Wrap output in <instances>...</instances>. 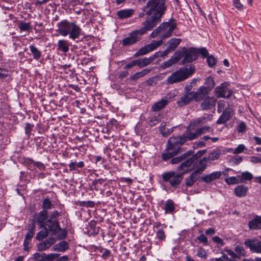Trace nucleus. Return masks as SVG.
Wrapping results in <instances>:
<instances>
[{"label":"nucleus","mask_w":261,"mask_h":261,"mask_svg":"<svg viewBox=\"0 0 261 261\" xmlns=\"http://www.w3.org/2000/svg\"><path fill=\"white\" fill-rule=\"evenodd\" d=\"M165 9L163 0H151L147 2L144 11L147 16L150 17L142 23V27L134 31L128 37L123 39L122 44L128 46L139 41L143 35L151 30L161 21Z\"/></svg>","instance_id":"1"},{"label":"nucleus","mask_w":261,"mask_h":261,"mask_svg":"<svg viewBox=\"0 0 261 261\" xmlns=\"http://www.w3.org/2000/svg\"><path fill=\"white\" fill-rule=\"evenodd\" d=\"M198 136L196 130L194 131L190 126L187 128L186 132L181 136L171 137L169 138L166 147V152L162 155V159L166 161L176 155L178 153L180 146L188 141L197 138Z\"/></svg>","instance_id":"2"},{"label":"nucleus","mask_w":261,"mask_h":261,"mask_svg":"<svg viewBox=\"0 0 261 261\" xmlns=\"http://www.w3.org/2000/svg\"><path fill=\"white\" fill-rule=\"evenodd\" d=\"M176 27V23L173 20L163 22L158 27V30L160 31V36L162 39L157 41H153L150 44L141 48L134 54V57H138L143 56L155 49L162 44L163 39L168 38L171 35L172 32Z\"/></svg>","instance_id":"3"},{"label":"nucleus","mask_w":261,"mask_h":261,"mask_svg":"<svg viewBox=\"0 0 261 261\" xmlns=\"http://www.w3.org/2000/svg\"><path fill=\"white\" fill-rule=\"evenodd\" d=\"M194 71L195 68L193 66L180 68L168 77L167 83L168 84H173L184 81L191 76Z\"/></svg>","instance_id":"4"},{"label":"nucleus","mask_w":261,"mask_h":261,"mask_svg":"<svg viewBox=\"0 0 261 261\" xmlns=\"http://www.w3.org/2000/svg\"><path fill=\"white\" fill-rule=\"evenodd\" d=\"M176 54L177 56L180 57V59L182 57L184 58L181 62L182 64L191 63L196 60L198 57L197 49L192 47L189 49L184 47L181 51H177Z\"/></svg>","instance_id":"5"},{"label":"nucleus","mask_w":261,"mask_h":261,"mask_svg":"<svg viewBox=\"0 0 261 261\" xmlns=\"http://www.w3.org/2000/svg\"><path fill=\"white\" fill-rule=\"evenodd\" d=\"M162 176L163 180L169 182L172 187H176L178 186L183 178L182 174L177 173L173 171L165 172Z\"/></svg>","instance_id":"6"},{"label":"nucleus","mask_w":261,"mask_h":261,"mask_svg":"<svg viewBox=\"0 0 261 261\" xmlns=\"http://www.w3.org/2000/svg\"><path fill=\"white\" fill-rule=\"evenodd\" d=\"M206 158H203L199 161V164H201L200 169L192 173L186 179L185 184L188 187H191L198 178L199 175L206 167Z\"/></svg>","instance_id":"7"},{"label":"nucleus","mask_w":261,"mask_h":261,"mask_svg":"<svg viewBox=\"0 0 261 261\" xmlns=\"http://www.w3.org/2000/svg\"><path fill=\"white\" fill-rule=\"evenodd\" d=\"M228 84L226 83H222L220 86L217 87L215 89V94L218 98L229 97L231 95L232 92L227 88Z\"/></svg>","instance_id":"8"},{"label":"nucleus","mask_w":261,"mask_h":261,"mask_svg":"<svg viewBox=\"0 0 261 261\" xmlns=\"http://www.w3.org/2000/svg\"><path fill=\"white\" fill-rule=\"evenodd\" d=\"M196 163L195 157L188 158L177 167V170L182 171L181 174L183 175L185 173L190 171Z\"/></svg>","instance_id":"9"},{"label":"nucleus","mask_w":261,"mask_h":261,"mask_svg":"<svg viewBox=\"0 0 261 261\" xmlns=\"http://www.w3.org/2000/svg\"><path fill=\"white\" fill-rule=\"evenodd\" d=\"M208 89L204 86H200L196 91L191 92L193 95V99L196 102L202 101L208 95Z\"/></svg>","instance_id":"10"},{"label":"nucleus","mask_w":261,"mask_h":261,"mask_svg":"<svg viewBox=\"0 0 261 261\" xmlns=\"http://www.w3.org/2000/svg\"><path fill=\"white\" fill-rule=\"evenodd\" d=\"M217 99L214 96H207L202 101L200 108L202 110H212L215 108Z\"/></svg>","instance_id":"11"},{"label":"nucleus","mask_w":261,"mask_h":261,"mask_svg":"<svg viewBox=\"0 0 261 261\" xmlns=\"http://www.w3.org/2000/svg\"><path fill=\"white\" fill-rule=\"evenodd\" d=\"M71 22L67 20H63L58 23V29L57 30L62 36H67L69 33L70 28Z\"/></svg>","instance_id":"12"},{"label":"nucleus","mask_w":261,"mask_h":261,"mask_svg":"<svg viewBox=\"0 0 261 261\" xmlns=\"http://www.w3.org/2000/svg\"><path fill=\"white\" fill-rule=\"evenodd\" d=\"M171 96L167 95L163 99L154 103L151 107V110L153 112H158L162 110L171 100Z\"/></svg>","instance_id":"13"},{"label":"nucleus","mask_w":261,"mask_h":261,"mask_svg":"<svg viewBox=\"0 0 261 261\" xmlns=\"http://www.w3.org/2000/svg\"><path fill=\"white\" fill-rule=\"evenodd\" d=\"M244 244L252 252L261 253V241L247 239L245 240Z\"/></svg>","instance_id":"14"},{"label":"nucleus","mask_w":261,"mask_h":261,"mask_svg":"<svg viewBox=\"0 0 261 261\" xmlns=\"http://www.w3.org/2000/svg\"><path fill=\"white\" fill-rule=\"evenodd\" d=\"M81 32V28L76 24L75 22H71L69 33L68 34L69 38L72 40H75L80 37Z\"/></svg>","instance_id":"15"},{"label":"nucleus","mask_w":261,"mask_h":261,"mask_svg":"<svg viewBox=\"0 0 261 261\" xmlns=\"http://www.w3.org/2000/svg\"><path fill=\"white\" fill-rule=\"evenodd\" d=\"M166 227L165 225H162L160 222L156 223L154 225V227L157 229L155 231L156 238L160 241H165L166 239V234L164 229Z\"/></svg>","instance_id":"16"},{"label":"nucleus","mask_w":261,"mask_h":261,"mask_svg":"<svg viewBox=\"0 0 261 261\" xmlns=\"http://www.w3.org/2000/svg\"><path fill=\"white\" fill-rule=\"evenodd\" d=\"M222 175L221 171H216L208 175H205L201 177V179L206 183L210 182L220 178Z\"/></svg>","instance_id":"17"},{"label":"nucleus","mask_w":261,"mask_h":261,"mask_svg":"<svg viewBox=\"0 0 261 261\" xmlns=\"http://www.w3.org/2000/svg\"><path fill=\"white\" fill-rule=\"evenodd\" d=\"M194 100L193 99V95L191 93H186L184 96H181L179 100L177 102V105L180 107H182L189 104L191 101Z\"/></svg>","instance_id":"18"},{"label":"nucleus","mask_w":261,"mask_h":261,"mask_svg":"<svg viewBox=\"0 0 261 261\" xmlns=\"http://www.w3.org/2000/svg\"><path fill=\"white\" fill-rule=\"evenodd\" d=\"M135 10L132 9H127L119 10L117 15L120 19H125L130 17L134 14Z\"/></svg>","instance_id":"19"},{"label":"nucleus","mask_w":261,"mask_h":261,"mask_svg":"<svg viewBox=\"0 0 261 261\" xmlns=\"http://www.w3.org/2000/svg\"><path fill=\"white\" fill-rule=\"evenodd\" d=\"M177 55L176 52L170 59L163 62L161 65V68L162 69L167 68L179 61L180 57L177 56Z\"/></svg>","instance_id":"20"},{"label":"nucleus","mask_w":261,"mask_h":261,"mask_svg":"<svg viewBox=\"0 0 261 261\" xmlns=\"http://www.w3.org/2000/svg\"><path fill=\"white\" fill-rule=\"evenodd\" d=\"M156 54L157 53H155L153 56L150 57L148 58H145L142 59L136 60L137 65L140 68H142L150 64L155 58Z\"/></svg>","instance_id":"21"},{"label":"nucleus","mask_w":261,"mask_h":261,"mask_svg":"<svg viewBox=\"0 0 261 261\" xmlns=\"http://www.w3.org/2000/svg\"><path fill=\"white\" fill-rule=\"evenodd\" d=\"M69 43L66 40H59L58 42L57 49L63 53H67L69 50Z\"/></svg>","instance_id":"22"},{"label":"nucleus","mask_w":261,"mask_h":261,"mask_svg":"<svg viewBox=\"0 0 261 261\" xmlns=\"http://www.w3.org/2000/svg\"><path fill=\"white\" fill-rule=\"evenodd\" d=\"M231 117V112L230 111L225 110L223 112L219 118L217 120L216 123L217 124H222L226 123Z\"/></svg>","instance_id":"23"},{"label":"nucleus","mask_w":261,"mask_h":261,"mask_svg":"<svg viewBox=\"0 0 261 261\" xmlns=\"http://www.w3.org/2000/svg\"><path fill=\"white\" fill-rule=\"evenodd\" d=\"M191 155V153L188 151L180 156L172 158L171 160L170 163L172 164H177L181 162H183L185 160L189 158Z\"/></svg>","instance_id":"24"},{"label":"nucleus","mask_w":261,"mask_h":261,"mask_svg":"<svg viewBox=\"0 0 261 261\" xmlns=\"http://www.w3.org/2000/svg\"><path fill=\"white\" fill-rule=\"evenodd\" d=\"M249 227L251 229L261 228V217H257L249 222Z\"/></svg>","instance_id":"25"},{"label":"nucleus","mask_w":261,"mask_h":261,"mask_svg":"<svg viewBox=\"0 0 261 261\" xmlns=\"http://www.w3.org/2000/svg\"><path fill=\"white\" fill-rule=\"evenodd\" d=\"M48 222H49V224H48L49 230L52 232L51 234L58 233L61 229L59 222L57 221H51L50 220H49Z\"/></svg>","instance_id":"26"},{"label":"nucleus","mask_w":261,"mask_h":261,"mask_svg":"<svg viewBox=\"0 0 261 261\" xmlns=\"http://www.w3.org/2000/svg\"><path fill=\"white\" fill-rule=\"evenodd\" d=\"M47 218V212L46 210H42L39 212L37 217V221L41 226H43Z\"/></svg>","instance_id":"27"},{"label":"nucleus","mask_w":261,"mask_h":261,"mask_svg":"<svg viewBox=\"0 0 261 261\" xmlns=\"http://www.w3.org/2000/svg\"><path fill=\"white\" fill-rule=\"evenodd\" d=\"M253 178L252 174L248 172H243L240 175H238V178L239 179L240 183L245 182L246 181L251 180Z\"/></svg>","instance_id":"28"},{"label":"nucleus","mask_w":261,"mask_h":261,"mask_svg":"<svg viewBox=\"0 0 261 261\" xmlns=\"http://www.w3.org/2000/svg\"><path fill=\"white\" fill-rule=\"evenodd\" d=\"M68 248V244L66 241H61L53 247L54 251H60L64 252Z\"/></svg>","instance_id":"29"},{"label":"nucleus","mask_w":261,"mask_h":261,"mask_svg":"<svg viewBox=\"0 0 261 261\" xmlns=\"http://www.w3.org/2000/svg\"><path fill=\"white\" fill-rule=\"evenodd\" d=\"M248 188L244 186H238L234 189L236 195L239 197H243L246 195Z\"/></svg>","instance_id":"30"},{"label":"nucleus","mask_w":261,"mask_h":261,"mask_svg":"<svg viewBox=\"0 0 261 261\" xmlns=\"http://www.w3.org/2000/svg\"><path fill=\"white\" fill-rule=\"evenodd\" d=\"M175 209L174 204L173 201L172 200L168 199L167 200L165 204V214H170L174 212Z\"/></svg>","instance_id":"31"},{"label":"nucleus","mask_w":261,"mask_h":261,"mask_svg":"<svg viewBox=\"0 0 261 261\" xmlns=\"http://www.w3.org/2000/svg\"><path fill=\"white\" fill-rule=\"evenodd\" d=\"M150 70H151L149 69H145L141 71L137 72L134 75L130 76V79L132 81H136L139 78H141L148 74L150 71Z\"/></svg>","instance_id":"32"},{"label":"nucleus","mask_w":261,"mask_h":261,"mask_svg":"<svg viewBox=\"0 0 261 261\" xmlns=\"http://www.w3.org/2000/svg\"><path fill=\"white\" fill-rule=\"evenodd\" d=\"M59 256V254L58 253H50L48 254L43 253L41 255V261H53L58 258Z\"/></svg>","instance_id":"33"},{"label":"nucleus","mask_w":261,"mask_h":261,"mask_svg":"<svg viewBox=\"0 0 261 261\" xmlns=\"http://www.w3.org/2000/svg\"><path fill=\"white\" fill-rule=\"evenodd\" d=\"M181 40L179 38H172L171 39L169 42V47L168 48L171 50H174L177 46L179 44Z\"/></svg>","instance_id":"34"},{"label":"nucleus","mask_w":261,"mask_h":261,"mask_svg":"<svg viewBox=\"0 0 261 261\" xmlns=\"http://www.w3.org/2000/svg\"><path fill=\"white\" fill-rule=\"evenodd\" d=\"M29 48L34 59L37 60H39L41 58V52L32 45H30Z\"/></svg>","instance_id":"35"},{"label":"nucleus","mask_w":261,"mask_h":261,"mask_svg":"<svg viewBox=\"0 0 261 261\" xmlns=\"http://www.w3.org/2000/svg\"><path fill=\"white\" fill-rule=\"evenodd\" d=\"M204 85H205V88L208 89V92H210L211 90L214 88L215 85V83L214 80V78L211 76L207 77L205 79V81L204 82Z\"/></svg>","instance_id":"36"},{"label":"nucleus","mask_w":261,"mask_h":261,"mask_svg":"<svg viewBox=\"0 0 261 261\" xmlns=\"http://www.w3.org/2000/svg\"><path fill=\"white\" fill-rule=\"evenodd\" d=\"M247 129V126L246 124L241 121L237 122V125L236 126V130L238 133H243L245 132Z\"/></svg>","instance_id":"37"},{"label":"nucleus","mask_w":261,"mask_h":261,"mask_svg":"<svg viewBox=\"0 0 261 261\" xmlns=\"http://www.w3.org/2000/svg\"><path fill=\"white\" fill-rule=\"evenodd\" d=\"M48 234V230L46 227H43L37 234L36 239L38 240H42L45 238Z\"/></svg>","instance_id":"38"},{"label":"nucleus","mask_w":261,"mask_h":261,"mask_svg":"<svg viewBox=\"0 0 261 261\" xmlns=\"http://www.w3.org/2000/svg\"><path fill=\"white\" fill-rule=\"evenodd\" d=\"M18 28L21 31H28L30 29V22H24L23 21H20L18 24Z\"/></svg>","instance_id":"39"},{"label":"nucleus","mask_w":261,"mask_h":261,"mask_svg":"<svg viewBox=\"0 0 261 261\" xmlns=\"http://www.w3.org/2000/svg\"><path fill=\"white\" fill-rule=\"evenodd\" d=\"M50 244H48L46 241L40 243L37 245V248L39 251H44L50 248Z\"/></svg>","instance_id":"40"},{"label":"nucleus","mask_w":261,"mask_h":261,"mask_svg":"<svg viewBox=\"0 0 261 261\" xmlns=\"http://www.w3.org/2000/svg\"><path fill=\"white\" fill-rule=\"evenodd\" d=\"M52 207V203L51 201L48 198H45L43 200L42 202V207L43 210H49Z\"/></svg>","instance_id":"41"},{"label":"nucleus","mask_w":261,"mask_h":261,"mask_svg":"<svg viewBox=\"0 0 261 261\" xmlns=\"http://www.w3.org/2000/svg\"><path fill=\"white\" fill-rule=\"evenodd\" d=\"M246 148L244 144H239L236 148L231 149L232 152L233 154H239L242 153Z\"/></svg>","instance_id":"42"},{"label":"nucleus","mask_w":261,"mask_h":261,"mask_svg":"<svg viewBox=\"0 0 261 261\" xmlns=\"http://www.w3.org/2000/svg\"><path fill=\"white\" fill-rule=\"evenodd\" d=\"M225 180L228 185H233L240 183V181H239V179L238 178V175L236 176L228 177Z\"/></svg>","instance_id":"43"},{"label":"nucleus","mask_w":261,"mask_h":261,"mask_svg":"<svg viewBox=\"0 0 261 261\" xmlns=\"http://www.w3.org/2000/svg\"><path fill=\"white\" fill-rule=\"evenodd\" d=\"M235 251L237 257L245 255V251L242 246H237L235 248Z\"/></svg>","instance_id":"44"},{"label":"nucleus","mask_w":261,"mask_h":261,"mask_svg":"<svg viewBox=\"0 0 261 261\" xmlns=\"http://www.w3.org/2000/svg\"><path fill=\"white\" fill-rule=\"evenodd\" d=\"M52 236H55L56 239H62L66 237V231L60 229L59 230L58 233H54V234H51Z\"/></svg>","instance_id":"45"},{"label":"nucleus","mask_w":261,"mask_h":261,"mask_svg":"<svg viewBox=\"0 0 261 261\" xmlns=\"http://www.w3.org/2000/svg\"><path fill=\"white\" fill-rule=\"evenodd\" d=\"M35 226H34V225H33V226H31V227L29 229L28 232L25 236V238L27 239V240H31L32 238H33V237L34 236V235L35 234Z\"/></svg>","instance_id":"46"},{"label":"nucleus","mask_w":261,"mask_h":261,"mask_svg":"<svg viewBox=\"0 0 261 261\" xmlns=\"http://www.w3.org/2000/svg\"><path fill=\"white\" fill-rule=\"evenodd\" d=\"M198 136L211 131V128L208 126H204L196 129Z\"/></svg>","instance_id":"47"},{"label":"nucleus","mask_w":261,"mask_h":261,"mask_svg":"<svg viewBox=\"0 0 261 261\" xmlns=\"http://www.w3.org/2000/svg\"><path fill=\"white\" fill-rule=\"evenodd\" d=\"M197 255L199 257L206 258L207 256V254L205 250L203 248L200 247L197 250Z\"/></svg>","instance_id":"48"},{"label":"nucleus","mask_w":261,"mask_h":261,"mask_svg":"<svg viewBox=\"0 0 261 261\" xmlns=\"http://www.w3.org/2000/svg\"><path fill=\"white\" fill-rule=\"evenodd\" d=\"M207 63L210 67H213L216 65L217 60L213 56H208L207 57Z\"/></svg>","instance_id":"49"},{"label":"nucleus","mask_w":261,"mask_h":261,"mask_svg":"<svg viewBox=\"0 0 261 261\" xmlns=\"http://www.w3.org/2000/svg\"><path fill=\"white\" fill-rule=\"evenodd\" d=\"M31 162L33 163V165L37 167L38 169L41 170H44L45 169V167L43 163L40 162H35L33 161L32 160H30Z\"/></svg>","instance_id":"50"},{"label":"nucleus","mask_w":261,"mask_h":261,"mask_svg":"<svg viewBox=\"0 0 261 261\" xmlns=\"http://www.w3.org/2000/svg\"><path fill=\"white\" fill-rule=\"evenodd\" d=\"M233 5L239 10L243 9V5L241 3L240 0H233Z\"/></svg>","instance_id":"51"},{"label":"nucleus","mask_w":261,"mask_h":261,"mask_svg":"<svg viewBox=\"0 0 261 261\" xmlns=\"http://www.w3.org/2000/svg\"><path fill=\"white\" fill-rule=\"evenodd\" d=\"M219 153L216 152H213L211 153L208 157V159L211 161H214L219 158Z\"/></svg>","instance_id":"52"},{"label":"nucleus","mask_w":261,"mask_h":261,"mask_svg":"<svg viewBox=\"0 0 261 261\" xmlns=\"http://www.w3.org/2000/svg\"><path fill=\"white\" fill-rule=\"evenodd\" d=\"M197 239L199 242L203 243L204 245H207V238L203 234H201L200 236H199L197 237Z\"/></svg>","instance_id":"53"},{"label":"nucleus","mask_w":261,"mask_h":261,"mask_svg":"<svg viewBox=\"0 0 261 261\" xmlns=\"http://www.w3.org/2000/svg\"><path fill=\"white\" fill-rule=\"evenodd\" d=\"M198 53H199L203 57H206L208 56V53L205 48H201L198 49Z\"/></svg>","instance_id":"54"},{"label":"nucleus","mask_w":261,"mask_h":261,"mask_svg":"<svg viewBox=\"0 0 261 261\" xmlns=\"http://www.w3.org/2000/svg\"><path fill=\"white\" fill-rule=\"evenodd\" d=\"M159 122V119L157 116L152 117L149 120V124L151 126L156 124Z\"/></svg>","instance_id":"55"},{"label":"nucleus","mask_w":261,"mask_h":261,"mask_svg":"<svg viewBox=\"0 0 261 261\" xmlns=\"http://www.w3.org/2000/svg\"><path fill=\"white\" fill-rule=\"evenodd\" d=\"M213 240L214 242L220 245L221 246H223L224 245L223 240L218 236L214 237L213 238Z\"/></svg>","instance_id":"56"},{"label":"nucleus","mask_w":261,"mask_h":261,"mask_svg":"<svg viewBox=\"0 0 261 261\" xmlns=\"http://www.w3.org/2000/svg\"><path fill=\"white\" fill-rule=\"evenodd\" d=\"M111 255V251L108 250V249H105L103 251V252L102 253V257L103 258V259H107L108 258V257H109Z\"/></svg>","instance_id":"57"},{"label":"nucleus","mask_w":261,"mask_h":261,"mask_svg":"<svg viewBox=\"0 0 261 261\" xmlns=\"http://www.w3.org/2000/svg\"><path fill=\"white\" fill-rule=\"evenodd\" d=\"M136 65H137V60H134L127 64L124 67V69H129L134 67Z\"/></svg>","instance_id":"58"},{"label":"nucleus","mask_w":261,"mask_h":261,"mask_svg":"<svg viewBox=\"0 0 261 261\" xmlns=\"http://www.w3.org/2000/svg\"><path fill=\"white\" fill-rule=\"evenodd\" d=\"M120 181L122 182H125L128 185H130L132 184L133 180L129 177H121L120 179Z\"/></svg>","instance_id":"59"},{"label":"nucleus","mask_w":261,"mask_h":261,"mask_svg":"<svg viewBox=\"0 0 261 261\" xmlns=\"http://www.w3.org/2000/svg\"><path fill=\"white\" fill-rule=\"evenodd\" d=\"M250 161L252 163H261V158L260 157L252 156H250Z\"/></svg>","instance_id":"60"},{"label":"nucleus","mask_w":261,"mask_h":261,"mask_svg":"<svg viewBox=\"0 0 261 261\" xmlns=\"http://www.w3.org/2000/svg\"><path fill=\"white\" fill-rule=\"evenodd\" d=\"M170 51H171V50L168 47L166 50H165L164 51L160 53V55H157V54H156V57H159L161 56L162 57H164L166 56ZM158 54H159V53H157Z\"/></svg>","instance_id":"61"},{"label":"nucleus","mask_w":261,"mask_h":261,"mask_svg":"<svg viewBox=\"0 0 261 261\" xmlns=\"http://www.w3.org/2000/svg\"><path fill=\"white\" fill-rule=\"evenodd\" d=\"M8 76V71L2 68H0V79H4Z\"/></svg>","instance_id":"62"},{"label":"nucleus","mask_w":261,"mask_h":261,"mask_svg":"<svg viewBox=\"0 0 261 261\" xmlns=\"http://www.w3.org/2000/svg\"><path fill=\"white\" fill-rule=\"evenodd\" d=\"M225 252L230 256H231L232 258H237V255L236 253L234 252L233 251L230 249H226Z\"/></svg>","instance_id":"63"},{"label":"nucleus","mask_w":261,"mask_h":261,"mask_svg":"<svg viewBox=\"0 0 261 261\" xmlns=\"http://www.w3.org/2000/svg\"><path fill=\"white\" fill-rule=\"evenodd\" d=\"M150 36L151 38H154L157 36H160V31L159 30H158V28L153 31V32L150 34Z\"/></svg>","instance_id":"64"}]
</instances>
